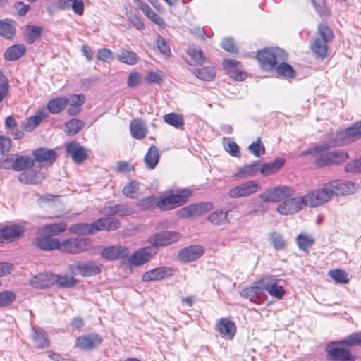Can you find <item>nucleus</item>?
<instances>
[{
  "label": "nucleus",
  "mask_w": 361,
  "mask_h": 361,
  "mask_svg": "<svg viewBox=\"0 0 361 361\" xmlns=\"http://www.w3.org/2000/svg\"><path fill=\"white\" fill-rule=\"evenodd\" d=\"M42 33V28L36 25H27L25 30V36L26 41L29 44L33 43L38 39Z\"/></svg>",
  "instance_id": "nucleus-48"
},
{
  "label": "nucleus",
  "mask_w": 361,
  "mask_h": 361,
  "mask_svg": "<svg viewBox=\"0 0 361 361\" xmlns=\"http://www.w3.org/2000/svg\"><path fill=\"white\" fill-rule=\"evenodd\" d=\"M171 276H172V269L171 268L160 267L145 272L142 276V280L143 282L159 281Z\"/></svg>",
  "instance_id": "nucleus-20"
},
{
  "label": "nucleus",
  "mask_w": 361,
  "mask_h": 361,
  "mask_svg": "<svg viewBox=\"0 0 361 361\" xmlns=\"http://www.w3.org/2000/svg\"><path fill=\"white\" fill-rule=\"evenodd\" d=\"M157 252V250L152 246L140 248L128 256V262L135 267L141 266L149 262Z\"/></svg>",
  "instance_id": "nucleus-13"
},
{
  "label": "nucleus",
  "mask_w": 361,
  "mask_h": 361,
  "mask_svg": "<svg viewBox=\"0 0 361 361\" xmlns=\"http://www.w3.org/2000/svg\"><path fill=\"white\" fill-rule=\"evenodd\" d=\"M350 143L346 130H342L331 133L329 135V144L317 146L312 149H309L303 151L301 154L302 156L309 155L313 152L317 153L320 152H325L331 146H341Z\"/></svg>",
  "instance_id": "nucleus-7"
},
{
  "label": "nucleus",
  "mask_w": 361,
  "mask_h": 361,
  "mask_svg": "<svg viewBox=\"0 0 361 361\" xmlns=\"http://www.w3.org/2000/svg\"><path fill=\"white\" fill-rule=\"evenodd\" d=\"M118 60L128 65H135L138 61V56L135 52L121 49L117 54Z\"/></svg>",
  "instance_id": "nucleus-43"
},
{
  "label": "nucleus",
  "mask_w": 361,
  "mask_h": 361,
  "mask_svg": "<svg viewBox=\"0 0 361 361\" xmlns=\"http://www.w3.org/2000/svg\"><path fill=\"white\" fill-rule=\"evenodd\" d=\"M102 342V337L95 333L87 334L76 338L75 346L84 351H91Z\"/></svg>",
  "instance_id": "nucleus-14"
},
{
  "label": "nucleus",
  "mask_w": 361,
  "mask_h": 361,
  "mask_svg": "<svg viewBox=\"0 0 361 361\" xmlns=\"http://www.w3.org/2000/svg\"><path fill=\"white\" fill-rule=\"evenodd\" d=\"M227 216V211L217 209L209 214L208 219L211 223L215 225L224 224L228 221Z\"/></svg>",
  "instance_id": "nucleus-49"
},
{
  "label": "nucleus",
  "mask_w": 361,
  "mask_h": 361,
  "mask_svg": "<svg viewBox=\"0 0 361 361\" xmlns=\"http://www.w3.org/2000/svg\"><path fill=\"white\" fill-rule=\"evenodd\" d=\"M337 344V341L326 348L327 356L332 361H355L351 352Z\"/></svg>",
  "instance_id": "nucleus-16"
},
{
  "label": "nucleus",
  "mask_w": 361,
  "mask_h": 361,
  "mask_svg": "<svg viewBox=\"0 0 361 361\" xmlns=\"http://www.w3.org/2000/svg\"><path fill=\"white\" fill-rule=\"evenodd\" d=\"M15 34V28L8 20H0V35L11 39Z\"/></svg>",
  "instance_id": "nucleus-54"
},
{
  "label": "nucleus",
  "mask_w": 361,
  "mask_h": 361,
  "mask_svg": "<svg viewBox=\"0 0 361 361\" xmlns=\"http://www.w3.org/2000/svg\"><path fill=\"white\" fill-rule=\"evenodd\" d=\"M30 284L37 288H44L49 287L51 281L47 274H39L30 280Z\"/></svg>",
  "instance_id": "nucleus-46"
},
{
  "label": "nucleus",
  "mask_w": 361,
  "mask_h": 361,
  "mask_svg": "<svg viewBox=\"0 0 361 361\" xmlns=\"http://www.w3.org/2000/svg\"><path fill=\"white\" fill-rule=\"evenodd\" d=\"M249 150L255 156L260 157L265 153V147L261 143L260 138H258L257 142H253L248 147Z\"/></svg>",
  "instance_id": "nucleus-63"
},
{
  "label": "nucleus",
  "mask_w": 361,
  "mask_h": 361,
  "mask_svg": "<svg viewBox=\"0 0 361 361\" xmlns=\"http://www.w3.org/2000/svg\"><path fill=\"white\" fill-rule=\"evenodd\" d=\"M204 253V249L200 245H190L180 250L178 254V259L183 262L197 260Z\"/></svg>",
  "instance_id": "nucleus-18"
},
{
  "label": "nucleus",
  "mask_w": 361,
  "mask_h": 361,
  "mask_svg": "<svg viewBox=\"0 0 361 361\" xmlns=\"http://www.w3.org/2000/svg\"><path fill=\"white\" fill-rule=\"evenodd\" d=\"M48 116V114L44 109L38 110L36 114L27 119L23 123L24 128L27 131H32L37 127L42 120Z\"/></svg>",
  "instance_id": "nucleus-31"
},
{
  "label": "nucleus",
  "mask_w": 361,
  "mask_h": 361,
  "mask_svg": "<svg viewBox=\"0 0 361 361\" xmlns=\"http://www.w3.org/2000/svg\"><path fill=\"white\" fill-rule=\"evenodd\" d=\"M66 229V224L64 222L51 224L44 226L42 230L43 235H56Z\"/></svg>",
  "instance_id": "nucleus-40"
},
{
  "label": "nucleus",
  "mask_w": 361,
  "mask_h": 361,
  "mask_svg": "<svg viewBox=\"0 0 361 361\" xmlns=\"http://www.w3.org/2000/svg\"><path fill=\"white\" fill-rule=\"evenodd\" d=\"M54 279L61 287H72L76 283V280L73 276H59L56 275Z\"/></svg>",
  "instance_id": "nucleus-55"
},
{
  "label": "nucleus",
  "mask_w": 361,
  "mask_h": 361,
  "mask_svg": "<svg viewBox=\"0 0 361 361\" xmlns=\"http://www.w3.org/2000/svg\"><path fill=\"white\" fill-rule=\"evenodd\" d=\"M262 290L261 284H259V280H258L253 283L252 286L242 290L240 295L252 302H255L259 298Z\"/></svg>",
  "instance_id": "nucleus-36"
},
{
  "label": "nucleus",
  "mask_w": 361,
  "mask_h": 361,
  "mask_svg": "<svg viewBox=\"0 0 361 361\" xmlns=\"http://www.w3.org/2000/svg\"><path fill=\"white\" fill-rule=\"evenodd\" d=\"M304 205L300 196L287 197L277 207V212L281 215H292L300 211Z\"/></svg>",
  "instance_id": "nucleus-9"
},
{
  "label": "nucleus",
  "mask_w": 361,
  "mask_h": 361,
  "mask_svg": "<svg viewBox=\"0 0 361 361\" xmlns=\"http://www.w3.org/2000/svg\"><path fill=\"white\" fill-rule=\"evenodd\" d=\"M285 164L283 158H276L272 161L268 163H261L259 165V172L264 176H267L276 173L281 169Z\"/></svg>",
  "instance_id": "nucleus-25"
},
{
  "label": "nucleus",
  "mask_w": 361,
  "mask_h": 361,
  "mask_svg": "<svg viewBox=\"0 0 361 361\" xmlns=\"http://www.w3.org/2000/svg\"><path fill=\"white\" fill-rule=\"evenodd\" d=\"M35 161L47 165H51L56 160V153L53 149L38 148L32 152Z\"/></svg>",
  "instance_id": "nucleus-22"
},
{
  "label": "nucleus",
  "mask_w": 361,
  "mask_h": 361,
  "mask_svg": "<svg viewBox=\"0 0 361 361\" xmlns=\"http://www.w3.org/2000/svg\"><path fill=\"white\" fill-rule=\"evenodd\" d=\"M187 52L197 65H200L204 61V57L200 49L188 47Z\"/></svg>",
  "instance_id": "nucleus-60"
},
{
  "label": "nucleus",
  "mask_w": 361,
  "mask_h": 361,
  "mask_svg": "<svg viewBox=\"0 0 361 361\" xmlns=\"http://www.w3.org/2000/svg\"><path fill=\"white\" fill-rule=\"evenodd\" d=\"M139 190V183L135 180H131L123 188L122 193L127 197L135 198L138 194Z\"/></svg>",
  "instance_id": "nucleus-50"
},
{
  "label": "nucleus",
  "mask_w": 361,
  "mask_h": 361,
  "mask_svg": "<svg viewBox=\"0 0 361 361\" xmlns=\"http://www.w3.org/2000/svg\"><path fill=\"white\" fill-rule=\"evenodd\" d=\"M181 234L176 231H162L157 233L148 238V243L157 249L158 247L167 246L177 242Z\"/></svg>",
  "instance_id": "nucleus-8"
},
{
  "label": "nucleus",
  "mask_w": 361,
  "mask_h": 361,
  "mask_svg": "<svg viewBox=\"0 0 361 361\" xmlns=\"http://www.w3.org/2000/svg\"><path fill=\"white\" fill-rule=\"evenodd\" d=\"M276 276H266L259 279V284L262 290L267 291L271 296L277 299H281L285 295V290L282 286L278 285Z\"/></svg>",
  "instance_id": "nucleus-12"
},
{
  "label": "nucleus",
  "mask_w": 361,
  "mask_h": 361,
  "mask_svg": "<svg viewBox=\"0 0 361 361\" xmlns=\"http://www.w3.org/2000/svg\"><path fill=\"white\" fill-rule=\"evenodd\" d=\"M103 265L94 261L75 262L68 265V270L73 274L90 276L100 273Z\"/></svg>",
  "instance_id": "nucleus-5"
},
{
  "label": "nucleus",
  "mask_w": 361,
  "mask_h": 361,
  "mask_svg": "<svg viewBox=\"0 0 361 361\" xmlns=\"http://www.w3.org/2000/svg\"><path fill=\"white\" fill-rule=\"evenodd\" d=\"M216 330L223 336L231 339L235 334L236 327L233 321L227 318H221L216 324Z\"/></svg>",
  "instance_id": "nucleus-24"
},
{
  "label": "nucleus",
  "mask_w": 361,
  "mask_h": 361,
  "mask_svg": "<svg viewBox=\"0 0 361 361\" xmlns=\"http://www.w3.org/2000/svg\"><path fill=\"white\" fill-rule=\"evenodd\" d=\"M130 131L133 138L142 140L145 137L147 133V128L143 121L133 119L130 123Z\"/></svg>",
  "instance_id": "nucleus-26"
},
{
  "label": "nucleus",
  "mask_w": 361,
  "mask_h": 361,
  "mask_svg": "<svg viewBox=\"0 0 361 361\" xmlns=\"http://www.w3.org/2000/svg\"><path fill=\"white\" fill-rule=\"evenodd\" d=\"M329 276L338 283H348L349 279L346 273L341 269H333L329 271Z\"/></svg>",
  "instance_id": "nucleus-56"
},
{
  "label": "nucleus",
  "mask_w": 361,
  "mask_h": 361,
  "mask_svg": "<svg viewBox=\"0 0 361 361\" xmlns=\"http://www.w3.org/2000/svg\"><path fill=\"white\" fill-rule=\"evenodd\" d=\"M321 152H322L317 153L313 152L311 154L316 157L314 164L317 167L340 164L348 159V153L343 150L334 151L320 154Z\"/></svg>",
  "instance_id": "nucleus-4"
},
{
  "label": "nucleus",
  "mask_w": 361,
  "mask_h": 361,
  "mask_svg": "<svg viewBox=\"0 0 361 361\" xmlns=\"http://www.w3.org/2000/svg\"><path fill=\"white\" fill-rule=\"evenodd\" d=\"M193 74L202 80L211 81L216 76V71L213 67L206 66L194 70Z\"/></svg>",
  "instance_id": "nucleus-42"
},
{
  "label": "nucleus",
  "mask_w": 361,
  "mask_h": 361,
  "mask_svg": "<svg viewBox=\"0 0 361 361\" xmlns=\"http://www.w3.org/2000/svg\"><path fill=\"white\" fill-rule=\"evenodd\" d=\"M15 157L12 161V169L16 171L30 169L35 164V160L30 156L15 155Z\"/></svg>",
  "instance_id": "nucleus-30"
},
{
  "label": "nucleus",
  "mask_w": 361,
  "mask_h": 361,
  "mask_svg": "<svg viewBox=\"0 0 361 361\" xmlns=\"http://www.w3.org/2000/svg\"><path fill=\"white\" fill-rule=\"evenodd\" d=\"M58 250L62 252L74 254L73 238L67 239L61 242L59 240Z\"/></svg>",
  "instance_id": "nucleus-64"
},
{
  "label": "nucleus",
  "mask_w": 361,
  "mask_h": 361,
  "mask_svg": "<svg viewBox=\"0 0 361 361\" xmlns=\"http://www.w3.org/2000/svg\"><path fill=\"white\" fill-rule=\"evenodd\" d=\"M269 240L273 246L277 250H281L284 248L286 245V241L283 236L279 233L274 232L270 233Z\"/></svg>",
  "instance_id": "nucleus-58"
},
{
  "label": "nucleus",
  "mask_w": 361,
  "mask_h": 361,
  "mask_svg": "<svg viewBox=\"0 0 361 361\" xmlns=\"http://www.w3.org/2000/svg\"><path fill=\"white\" fill-rule=\"evenodd\" d=\"M328 43L319 37L315 38L311 44V50L317 57L324 59L327 56Z\"/></svg>",
  "instance_id": "nucleus-37"
},
{
  "label": "nucleus",
  "mask_w": 361,
  "mask_h": 361,
  "mask_svg": "<svg viewBox=\"0 0 361 361\" xmlns=\"http://www.w3.org/2000/svg\"><path fill=\"white\" fill-rule=\"evenodd\" d=\"M287 58L286 53L280 48H266L258 51L257 59L262 69L272 70L280 61H284Z\"/></svg>",
  "instance_id": "nucleus-2"
},
{
  "label": "nucleus",
  "mask_w": 361,
  "mask_h": 361,
  "mask_svg": "<svg viewBox=\"0 0 361 361\" xmlns=\"http://www.w3.org/2000/svg\"><path fill=\"white\" fill-rule=\"evenodd\" d=\"M164 122L176 128L183 126L184 118L182 115L176 113H169L163 116Z\"/></svg>",
  "instance_id": "nucleus-45"
},
{
  "label": "nucleus",
  "mask_w": 361,
  "mask_h": 361,
  "mask_svg": "<svg viewBox=\"0 0 361 361\" xmlns=\"http://www.w3.org/2000/svg\"><path fill=\"white\" fill-rule=\"evenodd\" d=\"M16 299V295L12 291L6 290L0 293V307H6L12 303Z\"/></svg>",
  "instance_id": "nucleus-62"
},
{
  "label": "nucleus",
  "mask_w": 361,
  "mask_h": 361,
  "mask_svg": "<svg viewBox=\"0 0 361 361\" xmlns=\"http://www.w3.org/2000/svg\"><path fill=\"white\" fill-rule=\"evenodd\" d=\"M97 232L99 231H115L120 227V221L116 218H100L95 221Z\"/></svg>",
  "instance_id": "nucleus-32"
},
{
  "label": "nucleus",
  "mask_w": 361,
  "mask_h": 361,
  "mask_svg": "<svg viewBox=\"0 0 361 361\" xmlns=\"http://www.w3.org/2000/svg\"><path fill=\"white\" fill-rule=\"evenodd\" d=\"M293 195L294 190L292 188L282 185L267 190L260 194L259 197L264 202H282L284 199Z\"/></svg>",
  "instance_id": "nucleus-6"
},
{
  "label": "nucleus",
  "mask_w": 361,
  "mask_h": 361,
  "mask_svg": "<svg viewBox=\"0 0 361 361\" xmlns=\"http://www.w3.org/2000/svg\"><path fill=\"white\" fill-rule=\"evenodd\" d=\"M337 344L348 347L361 346V331L348 335L343 339L337 341Z\"/></svg>",
  "instance_id": "nucleus-44"
},
{
  "label": "nucleus",
  "mask_w": 361,
  "mask_h": 361,
  "mask_svg": "<svg viewBox=\"0 0 361 361\" xmlns=\"http://www.w3.org/2000/svg\"><path fill=\"white\" fill-rule=\"evenodd\" d=\"M130 250L122 245H111L103 248L101 256L106 261H114L128 257Z\"/></svg>",
  "instance_id": "nucleus-15"
},
{
  "label": "nucleus",
  "mask_w": 361,
  "mask_h": 361,
  "mask_svg": "<svg viewBox=\"0 0 361 361\" xmlns=\"http://www.w3.org/2000/svg\"><path fill=\"white\" fill-rule=\"evenodd\" d=\"M24 228L19 225H12L0 229V242H11L23 235Z\"/></svg>",
  "instance_id": "nucleus-19"
},
{
  "label": "nucleus",
  "mask_w": 361,
  "mask_h": 361,
  "mask_svg": "<svg viewBox=\"0 0 361 361\" xmlns=\"http://www.w3.org/2000/svg\"><path fill=\"white\" fill-rule=\"evenodd\" d=\"M189 190H178L176 194H169L158 198L157 208L161 210H169L185 204L190 196Z\"/></svg>",
  "instance_id": "nucleus-3"
},
{
  "label": "nucleus",
  "mask_w": 361,
  "mask_h": 361,
  "mask_svg": "<svg viewBox=\"0 0 361 361\" xmlns=\"http://www.w3.org/2000/svg\"><path fill=\"white\" fill-rule=\"evenodd\" d=\"M260 189V184L257 180H248L231 188L228 195L231 198H239L255 193Z\"/></svg>",
  "instance_id": "nucleus-11"
},
{
  "label": "nucleus",
  "mask_w": 361,
  "mask_h": 361,
  "mask_svg": "<svg viewBox=\"0 0 361 361\" xmlns=\"http://www.w3.org/2000/svg\"><path fill=\"white\" fill-rule=\"evenodd\" d=\"M353 184L343 180H334L323 185L322 188L316 189L302 196L304 205L317 207L327 202L334 195H346L350 192V186Z\"/></svg>",
  "instance_id": "nucleus-1"
},
{
  "label": "nucleus",
  "mask_w": 361,
  "mask_h": 361,
  "mask_svg": "<svg viewBox=\"0 0 361 361\" xmlns=\"http://www.w3.org/2000/svg\"><path fill=\"white\" fill-rule=\"evenodd\" d=\"M260 161H254L250 164H247L238 169V172L235 174L237 177H249L254 176L259 171Z\"/></svg>",
  "instance_id": "nucleus-38"
},
{
  "label": "nucleus",
  "mask_w": 361,
  "mask_h": 361,
  "mask_svg": "<svg viewBox=\"0 0 361 361\" xmlns=\"http://www.w3.org/2000/svg\"><path fill=\"white\" fill-rule=\"evenodd\" d=\"M31 336L38 348H45L48 347L49 341L47 335L42 329L32 327Z\"/></svg>",
  "instance_id": "nucleus-35"
},
{
  "label": "nucleus",
  "mask_w": 361,
  "mask_h": 361,
  "mask_svg": "<svg viewBox=\"0 0 361 361\" xmlns=\"http://www.w3.org/2000/svg\"><path fill=\"white\" fill-rule=\"evenodd\" d=\"M318 33L321 40L330 42L334 37L331 29L326 24H321L318 27Z\"/></svg>",
  "instance_id": "nucleus-59"
},
{
  "label": "nucleus",
  "mask_w": 361,
  "mask_h": 361,
  "mask_svg": "<svg viewBox=\"0 0 361 361\" xmlns=\"http://www.w3.org/2000/svg\"><path fill=\"white\" fill-rule=\"evenodd\" d=\"M85 126V123L78 118H72L65 124V133L67 135L72 136L77 134Z\"/></svg>",
  "instance_id": "nucleus-39"
},
{
  "label": "nucleus",
  "mask_w": 361,
  "mask_h": 361,
  "mask_svg": "<svg viewBox=\"0 0 361 361\" xmlns=\"http://www.w3.org/2000/svg\"><path fill=\"white\" fill-rule=\"evenodd\" d=\"M276 73L279 75L287 78H293L295 77V73L293 68L288 63L281 62L276 67Z\"/></svg>",
  "instance_id": "nucleus-52"
},
{
  "label": "nucleus",
  "mask_w": 361,
  "mask_h": 361,
  "mask_svg": "<svg viewBox=\"0 0 361 361\" xmlns=\"http://www.w3.org/2000/svg\"><path fill=\"white\" fill-rule=\"evenodd\" d=\"M25 52L23 45H13L10 47L5 52L4 57L8 61H15L20 58Z\"/></svg>",
  "instance_id": "nucleus-41"
},
{
  "label": "nucleus",
  "mask_w": 361,
  "mask_h": 361,
  "mask_svg": "<svg viewBox=\"0 0 361 361\" xmlns=\"http://www.w3.org/2000/svg\"><path fill=\"white\" fill-rule=\"evenodd\" d=\"M85 96L83 94H71L66 97V100H68V104L80 108L85 103Z\"/></svg>",
  "instance_id": "nucleus-61"
},
{
  "label": "nucleus",
  "mask_w": 361,
  "mask_h": 361,
  "mask_svg": "<svg viewBox=\"0 0 361 361\" xmlns=\"http://www.w3.org/2000/svg\"><path fill=\"white\" fill-rule=\"evenodd\" d=\"M158 197L155 196H149L139 200L137 206L142 210L154 209L157 207Z\"/></svg>",
  "instance_id": "nucleus-53"
},
{
  "label": "nucleus",
  "mask_w": 361,
  "mask_h": 361,
  "mask_svg": "<svg viewBox=\"0 0 361 361\" xmlns=\"http://www.w3.org/2000/svg\"><path fill=\"white\" fill-rule=\"evenodd\" d=\"M350 142L361 137V121L345 130Z\"/></svg>",
  "instance_id": "nucleus-57"
},
{
  "label": "nucleus",
  "mask_w": 361,
  "mask_h": 361,
  "mask_svg": "<svg viewBox=\"0 0 361 361\" xmlns=\"http://www.w3.org/2000/svg\"><path fill=\"white\" fill-rule=\"evenodd\" d=\"M66 150L67 154L77 164H80L87 159V154L85 147L76 142L66 144Z\"/></svg>",
  "instance_id": "nucleus-21"
},
{
  "label": "nucleus",
  "mask_w": 361,
  "mask_h": 361,
  "mask_svg": "<svg viewBox=\"0 0 361 361\" xmlns=\"http://www.w3.org/2000/svg\"><path fill=\"white\" fill-rule=\"evenodd\" d=\"M136 5L154 23L161 27L166 25L163 18L154 12L146 3L140 0H137Z\"/></svg>",
  "instance_id": "nucleus-29"
},
{
  "label": "nucleus",
  "mask_w": 361,
  "mask_h": 361,
  "mask_svg": "<svg viewBox=\"0 0 361 361\" xmlns=\"http://www.w3.org/2000/svg\"><path fill=\"white\" fill-rule=\"evenodd\" d=\"M95 221L87 224V223H78L71 226L69 231L71 233L83 235H91L97 232Z\"/></svg>",
  "instance_id": "nucleus-27"
},
{
  "label": "nucleus",
  "mask_w": 361,
  "mask_h": 361,
  "mask_svg": "<svg viewBox=\"0 0 361 361\" xmlns=\"http://www.w3.org/2000/svg\"><path fill=\"white\" fill-rule=\"evenodd\" d=\"M46 178L45 173L41 170L32 169L30 171L21 173L18 176V180L24 184H39Z\"/></svg>",
  "instance_id": "nucleus-23"
},
{
  "label": "nucleus",
  "mask_w": 361,
  "mask_h": 361,
  "mask_svg": "<svg viewBox=\"0 0 361 361\" xmlns=\"http://www.w3.org/2000/svg\"><path fill=\"white\" fill-rule=\"evenodd\" d=\"M74 254L81 253L88 250L92 247V242L87 238H73Z\"/></svg>",
  "instance_id": "nucleus-47"
},
{
  "label": "nucleus",
  "mask_w": 361,
  "mask_h": 361,
  "mask_svg": "<svg viewBox=\"0 0 361 361\" xmlns=\"http://www.w3.org/2000/svg\"><path fill=\"white\" fill-rule=\"evenodd\" d=\"M314 238L304 233L299 234L296 238V243L299 248L307 251L314 243Z\"/></svg>",
  "instance_id": "nucleus-51"
},
{
  "label": "nucleus",
  "mask_w": 361,
  "mask_h": 361,
  "mask_svg": "<svg viewBox=\"0 0 361 361\" xmlns=\"http://www.w3.org/2000/svg\"><path fill=\"white\" fill-rule=\"evenodd\" d=\"M159 160V149L155 145L149 147L144 157V161L147 168L153 169L155 168Z\"/></svg>",
  "instance_id": "nucleus-34"
},
{
  "label": "nucleus",
  "mask_w": 361,
  "mask_h": 361,
  "mask_svg": "<svg viewBox=\"0 0 361 361\" xmlns=\"http://www.w3.org/2000/svg\"><path fill=\"white\" fill-rule=\"evenodd\" d=\"M212 208V204L209 202H202L193 204L181 208L177 211V215L180 218L188 219L203 215Z\"/></svg>",
  "instance_id": "nucleus-10"
},
{
  "label": "nucleus",
  "mask_w": 361,
  "mask_h": 361,
  "mask_svg": "<svg viewBox=\"0 0 361 361\" xmlns=\"http://www.w3.org/2000/svg\"><path fill=\"white\" fill-rule=\"evenodd\" d=\"M222 65L227 74L235 80L243 81L246 78L247 74L240 62L227 59L223 61Z\"/></svg>",
  "instance_id": "nucleus-17"
},
{
  "label": "nucleus",
  "mask_w": 361,
  "mask_h": 361,
  "mask_svg": "<svg viewBox=\"0 0 361 361\" xmlns=\"http://www.w3.org/2000/svg\"><path fill=\"white\" fill-rule=\"evenodd\" d=\"M35 243L43 250H58L59 240L51 238L50 235H43L41 232L40 236L35 238Z\"/></svg>",
  "instance_id": "nucleus-28"
},
{
  "label": "nucleus",
  "mask_w": 361,
  "mask_h": 361,
  "mask_svg": "<svg viewBox=\"0 0 361 361\" xmlns=\"http://www.w3.org/2000/svg\"><path fill=\"white\" fill-rule=\"evenodd\" d=\"M68 105L66 97L54 98L47 103V109L51 114H57L63 111Z\"/></svg>",
  "instance_id": "nucleus-33"
}]
</instances>
